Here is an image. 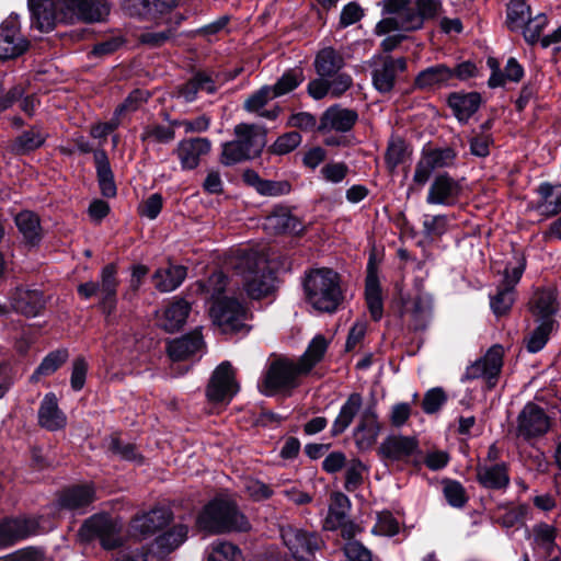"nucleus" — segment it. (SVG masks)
Here are the masks:
<instances>
[{
  "instance_id": "nucleus-45",
  "label": "nucleus",
  "mask_w": 561,
  "mask_h": 561,
  "mask_svg": "<svg viewBox=\"0 0 561 561\" xmlns=\"http://www.w3.org/2000/svg\"><path fill=\"white\" fill-rule=\"evenodd\" d=\"M411 154L408 144L399 136H392L388 142L385 154V161L389 171H393L398 165L404 164Z\"/></svg>"
},
{
  "instance_id": "nucleus-12",
  "label": "nucleus",
  "mask_w": 561,
  "mask_h": 561,
  "mask_svg": "<svg viewBox=\"0 0 561 561\" xmlns=\"http://www.w3.org/2000/svg\"><path fill=\"white\" fill-rule=\"evenodd\" d=\"M550 420L545 410L534 402L525 404L517 416V436L525 439L538 437L548 432Z\"/></svg>"
},
{
  "instance_id": "nucleus-36",
  "label": "nucleus",
  "mask_w": 561,
  "mask_h": 561,
  "mask_svg": "<svg viewBox=\"0 0 561 561\" xmlns=\"http://www.w3.org/2000/svg\"><path fill=\"white\" fill-rule=\"evenodd\" d=\"M481 98L478 93H451L448 105L460 122H467L479 108Z\"/></svg>"
},
{
  "instance_id": "nucleus-10",
  "label": "nucleus",
  "mask_w": 561,
  "mask_h": 561,
  "mask_svg": "<svg viewBox=\"0 0 561 561\" xmlns=\"http://www.w3.org/2000/svg\"><path fill=\"white\" fill-rule=\"evenodd\" d=\"M417 12L411 9V12L401 18L397 19H382L376 25V34L383 35L393 31H414L422 26L425 18L433 16L438 8V3L435 0H417Z\"/></svg>"
},
{
  "instance_id": "nucleus-64",
  "label": "nucleus",
  "mask_w": 561,
  "mask_h": 561,
  "mask_svg": "<svg viewBox=\"0 0 561 561\" xmlns=\"http://www.w3.org/2000/svg\"><path fill=\"white\" fill-rule=\"evenodd\" d=\"M88 363L83 357H77L72 363L70 383L75 391H80L85 382Z\"/></svg>"
},
{
  "instance_id": "nucleus-63",
  "label": "nucleus",
  "mask_w": 561,
  "mask_h": 561,
  "mask_svg": "<svg viewBox=\"0 0 561 561\" xmlns=\"http://www.w3.org/2000/svg\"><path fill=\"white\" fill-rule=\"evenodd\" d=\"M162 196L160 194L154 193L150 195L139 205V215L150 220L156 219L162 209Z\"/></svg>"
},
{
  "instance_id": "nucleus-39",
  "label": "nucleus",
  "mask_w": 561,
  "mask_h": 561,
  "mask_svg": "<svg viewBox=\"0 0 561 561\" xmlns=\"http://www.w3.org/2000/svg\"><path fill=\"white\" fill-rule=\"evenodd\" d=\"M313 65L320 77H332L343 68L344 59L339 51L328 46L318 51Z\"/></svg>"
},
{
  "instance_id": "nucleus-59",
  "label": "nucleus",
  "mask_w": 561,
  "mask_h": 561,
  "mask_svg": "<svg viewBox=\"0 0 561 561\" xmlns=\"http://www.w3.org/2000/svg\"><path fill=\"white\" fill-rule=\"evenodd\" d=\"M398 531L399 524L390 512L385 511L377 514L373 533L381 536H394Z\"/></svg>"
},
{
  "instance_id": "nucleus-16",
  "label": "nucleus",
  "mask_w": 561,
  "mask_h": 561,
  "mask_svg": "<svg viewBox=\"0 0 561 561\" xmlns=\"http://www.w3.org/2000/svg\"><path fill=\"white\" fill-rule=\"evenodd\" d=\"M171 512L163 507L153 508L141 515H137L130 523V533L138 539L154 535L171 520Z\"/></svg>"
},
{
  "instance_id": "nucleus-22",
  "label": "nucleus",
  "mask_w": 561,
  "mask_h": 561,
  "mask_svg": "<svg viewBox=\"0 0 561 561\" xmlns=\"http://www.w3.org/2000/svg\"><path fill=\"white\" fill-rule=\"evenodd\" d=\"M462 192L459 181L454 178H435L432 183L426 202L435 205H453Z\"/></svg>"
},
{
  "instance_id": "nucleus-62",
  "label": "nucleus",
  "mask_w": 561,
  "mask_h": 561,
  "mask_svg": "<svg viewBox=\"0 0 561 561\" xmlns=\"http://www.w3.org/2000/svg\"><path fill=\"white\" fill-rule=\"evenodd\" d=\"M447 397L442 388H433L428 390L423 399V410L425 413L432 414L440 409L446 402Z\"/></svg>"
},
{
  "instance_id": "nucleus-28",
  "label": "nucleus",
  "mask_w": 561,
  "mask_h": 561,
  "mask_svg": "<svg viewBox=\"0 0 561 561\" xmlns=\"http://www.w3.org/2000/svg\"><path fill=\"white\" fill-rule=\"evenodd\" d=\"M191 311V305L184 299H174L163 310L159 318V325L167 332L180 330L186 322Z\"/></svg>"
},
{
  "instance_id": "nucleus-3",
  "label": "nucleus",
  "mask_w": 561,
  "mask_h": 561,
  "mask_svg": "<svg viewBox=\"0 0 561 561\" xmlns=\"http://www.w3.org/2000/svg\"><path fill=\"white\" fill-rule=\"evenodd\" d=\"M304 288L307 301L320 312L333 313L344 300L340 276L331 268L311 271Z\"/></svg>"
},
{
  "instance_id": "nucleus-34",
  "label": "nucleus",
  "mask_w": 561,
  "mask_h": 561,
  "mask_svg": "<svg viewBox=\"0 0 561 561\" xmlns=\"http://www.w3.org/2000/svg\"><path fill=\"white\" fill-rule=\"evenodd\" d=\"M432 306L431 300L424 296H416L404 310L408 317L409 325L414 331L424 330L431 320Z\"/></svg>"
},
{
  "instance_id": "nucleus-37",
  "label": "nucleus",
  "mask_w": 561,
  "mask_h": 561,
  "mask_svg": "<svg viewBox=\"0 0 561 561\" xmlns=\"http://www.w3.org/2000/svg\"><path fill=\"white\" fill-rule=\"evenodd\" d=\"M186 274V267L183 265L170 264L159 268L153 275L154 287L162 293L172 291L183 283Z\"/></svg>"
},
{
  "instance_id": "nucleus-32",
  "label": "nucleus",
  "mask_w": 561,
  "mask_h": 561,
  "mask_svg": "<svg viewBox=\"0 0 561 561\" xmlns=\"http://www.w3.org/2000/svg\"><path fill=\"white\" fill-rule=\"evenodd\" d=\"M362 405L363 398L359 393L354 392L348 396L332 424L331 433L333 436H337L345 432V430L352 424L355 416L359 413Z\"/></svg>"
},
{
  "instance_id": "nucleus-14",
  "label": "nucleus",
  "mask_w": 561,
  "mask_h": 561,
  "mask_svg": "<svg viewBox=\"0 0 561 561\" xmlns=\"http://www.w3.org/2000/svg\"><path fill=\"white\" fill-rule=\"evenodd\" d=\"M83 531L96 536L105 549H115L122 545V525L107 515H94L83 525Z\"/></svg>"
},
{
  "instance_id": "nucleus-20",
  "label": "nucleus",
  "mask_w": 561,
  "mask_h": 561,
  "mask_svg": "<svg viewBox=\"0 0 561 561\" xmlns=\"http://www.w3.org/2000/svg\"><path fill=\"white\" fill-rule=\"evenodd\" d=\"M27 47L28 42L20 34L18 22L12 19L4 21L0 30V59L18 57Z\"/></svg>"
},
{
  "instance_id": "nucleus-26",
  "label": "nucleus",
  "mask_w": 561,
  "mask_h": 561,
  "mask_svg": "<svg viewBox=\"0 0 561 561\" xmlns=\"http://www.w3.org/2000/svg\"><path fill=\"white\" fill-rule=\"evenodd\" d=\"M476 470L478 482L486 489L501 490L510 484L508 469L504 461H500V463H478Z\"/></svg>"
},
{
  "instance_id": "nucleus-7",
  "label": "nucleus",
  "mask_w": 561,
  "mask_h": 561,
  "mask_svg": "<svg viewBox=\"0 0 561 561\" xmlns=\"http://www.w3.org/2000/svg\"><path fill=\"white\" fill-rule=\"evenodd\" d=\"M280 537L295 561H312L314 552L323 545L316 533L293 525L282 526Z\"/></svg>"
},
{
  "instance_id": "nucleus-15",
  "label": "nucleus",
  "mask_w": 561,
  "mask_h": 561,
  "mask_svg": "<svg viewBox=\"0 0 561 561\" xmlns=\"http://www.w3.org/2000/svg\"><path fill=\"white\" fill-rule=\"evenodd\" d=\"M381 431L374 404L367 405L359 414L358 424L354 430V440L358 449H370Z\"/></svg>"
},
{
  "instance_id": "nucleus-25",
  "label": "nucleus",
  "mask_w": 561,
  "mask_h": 561,
  "mask_svg": "<svg viewBox=\"0 0 561 561\" xmlns=\"http://www.w3.org/2000/svg\"><path fill=\"white\" fill-rule=\"evenodd\" d=\"M454 161L455 152L450 148L424 149L414 175H431L433 172L450 167Z\"/></svg>"
},
{
  "instance_id": "nucleus-19",
  "label": "nucleus",
  "mask_w": 561,
  "mask_h": 561,
  "mask_svg": "<svg viewBox=\"0 0 561 561\" xmlns=\"http://www.w3.org/2000/svg\"><path fill=\"white\" fill-rule=\"evenodd\" d=\"M211 142L207 138H190L178 144L175 153L183 171L194 170L203 156L210 152Z\"/></svg>"
},
{
  "instance_id": "nucleus-54",
  "label": "nucleus",
  "mask_w": 561,
  "mask_h": 561,
  "mask_svg": "<svg viewBox=\"0 0 561 561\" xmlns=\"http://www.w3.org/2000/svg\"><path fill=\"white\" fill-rule=\"evenodd\" d=\"M538 192L548 211L557 214L561 210V183L552 185L545 182L539 186Z\"/></svg>"
},
{
  "instance_id": "nucleus-29",
  "label": "nucleus",
  "mask_w": 561,
  "mask_h": 561,
  "mask_svg": "<svg viewBox=\"0 0 561 561\" xmlns=\"http://www.w3.org/2000/svg\"><path fill=\"white\" fill-rule=\"evenodd\" d=\"M530 310L536 321L556 320L559 310L557 294L553 289H542L534 294L530 301Z\"/></svg>"
},
{
  "instance_id": "nucleus-46",
  "label": "nucleus",
  "mask_w": 561,
  "mask_h": 561,
  "mask_svg": "<svg viewBox=\"0 0 561 561\" xmlns=\"http://www.w3.org/2000/svg\"><path fill=\"white\" fill-rule=\"evenodd\" d=\"M47 135L37 127H33L18 136L12 145V151L24 154L36 150L46 140Z\"/></svg>"
},
{
  "instance_id": "nucleus-61",
  "label": "nucleus",
  "mask_w": 561,
  "mask_h": 561,
  "mask_svg": "<svg viewBox=\"0 0 561 561\" xmlns=\"http://www.w3.org/2000/svg\"><path fill=\"white\" fill-rule=\"evenodd\" d=\"M301 142V136L297 131H290L278 137L272 146V150L277 154H286L296 149Z\"/></svg>"
},
{
  "instance_id": "nucleus-11",
  "label": "nucleus",
  "mask_w": 561,
  "mask_h": 561,
  "mask_svg": "<svg viewBox=\"0 0 561 561\" xmlns=\"http://www.w3.org/2000/svg\"><path fill=\"white\" fill-rule=\"evenodd\" d=\"M503 356L504 348L501 345L491 346L483 357L467 367L463 379L482 378L486 381L488 388H493L503 366Z\"/></svg>"
},
{
  "instance_id": "nucleus-2",
  "label": "nucleus",
  "mask_w": 561,
  "mask_h": 561,
  "mask_svg": "<svg viewBox=\"0 0 561 561\" xmlns=\"http://www.w3.org/2000/svg\"><path fill=\"white\" fill-rule=\"evenodd\" d=\"M229 265L242 277L244 290L252 299H260L273 291L275 278L262 254L238 250L230 257Z\"/></svg>"
},
{
  "instance_id": "nucleus-43",
  "label": "nucleus",
  "mask_w": 561,
  "mask_h": 561,
  "mask_svg": "<svg viewBox=\"0 0 561 561\" xmlns=\"http://www.w3.org/2000/svg\"><path fill=\"white\" fill-rule=\"evenodd\" d=\"M331 501L329 514L325 519V527L330 530H335L344 523L343 520L348 517L351 502L345 494L340 492L334 493Z\"/></svg>"
},
{
  "instance_id": "nucleus-1",
  "label": "nucleus",
  "mask_w": 561,
  "mask_h": 561,
  "mask_svg": "<svg viewBox=\"0 0 561 561\" xmlns=\"http://www.w3.org/2000/svg\"><path fill=\"white\" fill-rule=\"evenodd\" d=\"M27 4L33 25L42 32L50 31L58 20L99 22L110 13L106 0H27Z\"/></svg>"
},
{
  "instance_id": "nucleus-30",
  "label": "nucleus",
  "mask_w": 561,
  "mask_h": 561,
  "mask_svg": "<svg viewBox=\"0 0 561 561\" xmlns=\"http://www.w3.org/2000/svg\"><path fill=\"white\" fill-rule=\"evenodd\" d=\"M203 346V339L198 329L168 344V353L173 360H184L197 353Z\"/></svg>"
},
{
  "instance_id": "nucleus-57",
  "label": "nucleus",
  "mask_w": 561,
  "mask_h": 561,
  "mask_svg": "<svg viewBox=\"0 0 561 561\" xmlns=\"http://www.w3.org/2000/svg\"><path fill=\"white\" fill-rule=\"evenodd\" d=\"M276 98L271 85H264L244 102V108L250 113H259L270 101Z\"/></svg>"
},
{
  "instance_id": "nucleus-24",
  "label": "nucleus",
  "mask_w": 561,
  "mask_h": 561,
  "mask_svg": "<svg viewBox=\"0 0 561 561\" xmlns=\"http://www.w3.org/2000/svg\"><path fill=\"white\" fill-rule=\"evenodd\" d=\"M95 500V490L91 484L75 485L64 490L59 496L62 508L84 513L87 507Z\"/></svg>"
},
{
  "instance_id": "nucleus-21",
  "label": "nucleus",
  "mask_w": 561,
  "mask_h": 561,
  "mask_svg": "<svg viewBox=\"0 0 561 561\" xmlns=\"http://www.w3.org/2000/svg\"><path fill=\"white\" fill-rule=\"evenodd\" d=\"M417 447L414 437L389 435L380 444L378 454L389 461H404L417 450Z\"/></svg>"
},
{
  "instance_id": "nucleus-44",
  "label": "nucleus",
  "mask_w": 561,
  "mask_h": 561,
  "mask_svg": "<svg viewBox=\"0 0 561 561\" xmlns=\"http://www.w3.org/2000/svg\"><path fill=\"white\" fill-rule=\"evenodd\" d=\"M327 348V339L322 335L314 336L298 360L300 371L308 374L322 359Z\"/></svg>"
},
{
  "instance_id": "nucleus-31",
  "label": "nucleus",
  "mask_w": 561,
  "mask_h": 561,
  "mask_svg": "<svg viewBox=\"0 0 561 561\" xmlns=\"http://www.w3.org/2000/svg\"><path fill=\"white\" fill-rule=\"evenodd\" d=\"M454 78L453 69L438 64L422 70L415 78V84L420 89H434L447 85Z\"/></svg>"
},
{
  "instance_id": "nucleus-18",
  "label": "nucleus",
  "mask_w": 561,
  "mask_h": 561,
  "mask_svg": "<svg viewBox=\"0 0 561 561\" xmlns=\"http://www.w3.org/2000/svg\"><path fill=\"white\" fill-rule=\"evenodd\" d=\"M36 518H12L0 523V549L38 533Z\"/></svg>"
},
{
  "instance_id": "nucleus-8",
  "label": "nucleus",
  "mask_w": 561,
  "mask_h": 561,
  "mask_svg": "<svg viewBox=\"0 0 561 561\" xmlns=\"http://www.w3.org/2000/svg\"><path fill=\"white\" fill-rule=\"evenodd\" d=\"M210 317L222 333H234L245 329L248 312L237 299L225 298L213 304Z\"/></svg>"
},
{
  "instance_id": "nucleus-55",
  "label": "nucleus",
  "mask_w": 561,
  "mask_h": 561,
  "mask_svg": "<svg viewBox=\"0 0 561 561\" xmlns=\"http://www.w3.org/2000/svg\"><path fill=\"white\" fill-rule=\"evenodd\" d=\"M515 301L514 289L506 286H500L494 296H491L490 306L496 316L505 314Z\"/></svg>"
},
{
  "instance_id": "nucleus-58",
  "label": "nucleus",
  "mask_w": 561,
  "mask_h": 561,
  "mask_svg": "<svg viewBox=\"0 0 561 561\" xmlns=\"http://www.w3.org/2000/svg\"><path fill=\"white\" fill-rule=\"evenodd\" d=\"M547 25V18L545 14L539 13L534 18H529L525 26L520 30L524 34L526 42L535 44L540 39V35Z\"/></svg>"
},
{
  "instance_id": "nucleus-38",
  "label": "nucleus",
  "mask_w": 561,
  "mask_h": 561,
  "mask_svg": "<svg viewBox=\"0 0 561 561\" xmlns=\"http://www.w3.org/2000/svg\"><path fill=\"white\" fill-rule=\"evenodd\" d=\"M43 294L36 289H20L13 298V308L26 317H35L44 308Z\"/></svg>"
},
{
  "instance_id": "nucleus-35",
  "label": "nucleus",
  "mask_w": 561,
  "mask_h": 561,
  "mask_svg": "<svg viewBox=\"0 0 561 561\" xmlns=\"http://www.w3.org/2000/svg\"><path fill=\"white\" fill-rule=\"evenodd\" d=\"M228 279L222 272L213 273L206 280H198L192 286L195 294L203 295L205 299L211 300L213 304L224 300L222 297L227 288Z\"/></svg>"
},
{
  "instance_id": "nucleus-47",
  "label": "nucleus",
  "mask_w": 561,
  "mask_h": 561,
  "mask_svg": "<svg viewBox=\"0 0 561 561\" xmlns=\"http://www.w3.org/2000/svg\"><path fill=\"white\" fill-rule=\"evenodd\" d=\"M536 329L525 339V346L529 353L541 351L547 344L551 332L557 327L556 320L536 321Z\"/></svg>"
},
{
  "instance_id": "nucleus-27",
  "label": "nucleus",
  "mask_w": 561,
  "mask_h": 561,
  "mask_svg": "<svg viewBox=\"0 0 561 561\" xmlns=\"http://www.w3.org/2000/svg\"><path fill=\"white\" fill-rule=\"evenodd\" d=\"M38 423L48 431H57L66 426L67 417L58 408L54 393H47L42 400L38 409Z\"/></svg>"
},
{
  "instance_id": "nucleus-23",
  "label": "nucleus",
  "mask_w": 561,
  "mask_h": 561,
  "mask_svg": "<svg viewBox=\"0 0 561 561\" xmlns=\"http://www.w3.org/2000/svg\"><path fill=\"white\" fill-rule=\"evenodd\" d=\"M357 121V113L350 108L333 105L320 118L319 129L323 131H348Z\"/></svg>"
},
{
  "instance_id": "nucleus-50",
  "label": "nucleus",
  "mask_w": 561,
  "mask_h": 561,
  "mask_svg": "<svg viewBox=\"0 0 561 561\" xmlns=\"http://www.w3.org/2000/svg\"><path fill=\"white\" fill-rule=\"evenodd\" d=\"M207 561H243V556L236 545L216 540L208 549Z\"/></svg>"
},
{
  "instance_id": "nucleus-40",
  "label": "nucleus",
  "mask_w": 561,
  "mask_h": 561,
  "mask_svg": "<svg viewBox=\"0 0 561 561\" xmlns=\"http://www.w3.org/2000/svg\"><path fill=\"white\" fill-rule=\"evenodd\" d=\"M264 227L275 233H298L302 230L300 221L284 208L276 209L273 214L268 215L265 218Z\"/></svg>"
},
{
  "instance_id": "nucleus-60",
  "label": "nucleus",
  "mask_w": 561,
  "mask_h": 561,
  "mask_svg": "<svg viewBox=\"0 0 561 561\" xmlns=\"http://www.w3.org/2000/svg\"><path fill=\"white\" fill-rule=\"evenodd\" d=\"M365 466L358 459H352L346 463L345 488L347 491H354L363 481Z\"/></svg>"
},
{
  "instance_id": "nucleus-6",
  "label": "nucleus",
  "mask_w": 561,
  "mask_h": 561,
  "mask_svg": "<svg viewBox=\"0 0 561 561\" xmlns=\"http://www.w3.org/2000/svg\"><path fill=\"white\" fill-rule=\"evenodd\" d=\"M116 274V266L107 264L102 268L99 282H87L78 286L79 295L84 299L98 296L99 307L102 311L107 316L112 314L116 309V294L119 284Z\"/></svg>"
},
{
  "instance_id": "nucleus-51",
  "label": "nucleus",
  "mask_w": 561,
  "mask_h": 561,
  "mask_svg": "<svg viewBox=\"0 0 561 561\" xmlns=\"http://www.w3.org/2000/svg\"><path fill=\"white\" fill-rule=\"evenodd\" d=\"M531 15L530 7L523 0H514L507 8V26L511 31L522 30Z\"/></svg>"
},
{
  "instance_id": "nucleus-4",
  "label": "nucleus",
  "mask_w": 561,
  "mask_h": 561,
  "mask_svg": "<svg viewBox=\"0 0 561 561\" xmlns=\"http://www.w3.org/2000/svg\"><path fill=\"white\" fill-rule=\"evenodd\" d=\"M236 139L221 146L219 162L230 167L257 157L266 145L265 134L254 125L234 127Z\"/></svg>"
},
{
  "instance_id": "nucleus-13",
  "label": "nucleus",
  "mask_w": 561,
  "mask_h": 561,
  "mask_svg": "<svg viewBox=\"0 0 561 561\" xmlns=\"http://www.w3.org/2000/svg\"><path fill=\"white\" fill-rule=\"evenodd\" d=\"M239 390L229 362L221 363L213 373L206 394L210 401L230 400Z\"/></svg>"
},
{
  "instance_id": "nucleus-33",
  "label": "nucleus",
  "mask_w": 561,
  "mask_h": 561,
  "mask_svg": "<svg viewBox=\"0 0 561 561\" xmlns=\"http://www.w3.org/2000/svg\"><path fill=\"white\" fill-rule=\"evenodd\" d=\"M557 534L558 530L552 525L545 523L535 525L533 528L535 552L543 558L553 556L558 550Z\"/></svg>"
},
{
  "instance_id": "nucleus-42",
  "label": "nucleus",
  "mask_w": 561,
  "mask_h": 561,
  "mask_svg": "<svg viewBox=\"0 0 561 561\" xmlns=\"http://www.w3.org/2000/svg\"><path fill=\"white\" fill-rule=\"evenodd\" d=\"M365 297L373 320L379 321L383 314V304L378 278L371 271L366 277Z\"/></svg>"
},
{
  "instance_id": "nucleus-53",
  "label": "nucleus",
  "mask_w": 561,
  "mask_h": 561,
  "mask_svg": "<svg viewBox=\"0 0 561 561\" xmlns=\"http://www.w3.org/2000/svg\"><path fill=\"white\" fill-rule=\"evenodd\" d=\"M304 79L305 77L301 69H290L283 73L277 82L271 87L276 98H278L295 90Z\"/></svg>"
},
{
  "instance_id": "nucleus-41",
  "label": "nucleus",
  "mask_w": 561,
  "mask_h": 561,
  "mask_svg": "<svg viewBox=\"0 0 561 561\" xmlns=\"http://www.w3.org/2000/svg\"><path fill=\"white\" fill-rule=\"evenodd\" d=\"M15 225L23 239L31 244L41 240L42 228L38 216L31 210H22L15 216Z\"/></svg>"
},
{
  "instance_id": "nucleus-52",
  "label": "nucleus",
  "mask_w": 561,
  "mask_h": 561,
  "mask_svg": "<svg viewBox=\"0 0 561 561\" xmlns=\"http://www.w3.org/2000/svg\"><path fill=\"white\" fill-rule=\"evenodd\" d=\"M69 357L66 348L56 350L50 352L42 360L37 369L32 376V379H37L38 376H49L54 374L62 364L67 362Z\"/></svg>"
},
{
  "instance_id": "nucleus-5",
  "label": "nucleus",
  "mask_w": 561,
  "mask_h": 561,
  "mask_svg": "<svg viewBox=\"0 0 561 561\" xmlns=\"http://www.w3.org/2000/svg\"><path fill=\"white\" fill-rule=\"evenodd\" d=\"M201 529L211 534L247 531L250 523L238 507L228 501L214 500L208 503L197 518Z\"/></svg>"
},
{
  "instance_id": "nucleus-9",
  "label": "nucleus",
  "mask_w": 561,
  "mask_h": 561,
  "mask_svg": "<svg viewBox=\"0 0 561 561\" xmlns=\"http://www.w3.org/2000/svg\"><path fill=\"white\" fill-rule=\"evenodd\" d=\"M306 375L300 371L298 362L288 358L274 360L265 375L263 387L266 394H273L276 391L290 389L297 386V378Z\"/></svg>"
},
{
  "instance_id": "nucleus-49",
  "label": "nucleus",
  "mask_w": 561,
  "mask_h": 561,
  "mask_svg": "<svg viewBox=\"0 0 561 561\" xmlns=\"http://www.w3.org/2000/svg\"><path fill=\"white\" fill-rule=\"evenodd\" d=\"M243 181L254 187L260 194L278 196L289 193L291 186L286 180L275 181L266 178H243Z\"/></svg>"
},
{
  "instance_id": "nucleus-17",
  "label": "nucleus",
  "mask_w": 561,
  "mask_h": 561,
  "mask_svg": "<svg viewBox=\"0 0 561 561\" xmlns=\"http://www.w3.org/2000/svg\"><path fill=\"white\" fill-rule=\"evenodd\" d=\"M374 59L380 61V66L373 71L374 87L381 93H388L394 87L397 75L407 69V61L402 57L393 59L377 56Z\"/></svg>"
},
{
  "instance_id": "nucleus-56",
  "label": "nucleus",
  "mask_w": 561,
  "mask_h": 561,
  "mask_svg": "<svg viewBox=\"0 0 561 561\" xmlns=\"http://www.w3.org/2000/svg\"><path fill=\"white\" fill-rule=\"evenodd\" d=\"M443 493L449 505L462 507L467 502L465 488L458 481L444 480Z\"/></svg>"
},
{
  "instance_id": "nucleus-48",
  "label": "nucleus",
  "mask_w": 561,
  "mask_h": 561,
  "mask_svg": "<svg viewBox=\"0 0 561 561\" xmlns=\"http://www.w3.org/2000/svg\"><path fill=\"white\" fill-rule=\"evenodd\" d=\"M186 525L178 524L156 539L158 549L163 553H170L179 548L187 538Z\"/></svg>"
}]
</instances>
